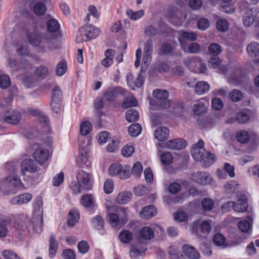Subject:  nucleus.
Segmentation results:
<instances>
[{
	"label": "nucleus",
	"mask_w": 259,
	"mask_h": 259,
	"mask_svg": "<svg viewBox=\"0 0 259 259\" xmlns=\"http://www.w3.org/2000/svg\"><path fill=\"white\" fill-rule=\"evenodd\" d=\"M248 54L252 57L259 55V44L256 42H252L247 47Z\"/></svg>",
	"instance_id": "obj_31"
},
{
	"label": "nucleus",
	"mask_w": 259,
	"mask_h": 259,
	"mask_svg": "<svg viewBox=\"0 0 259 259\" xmlns=\"http://www.w3.org/2000/svg\"><path fill=\"white\" fill-rule=\"evenodd\" d=\"M81 31L84 32L88 40L97 37L101 32L98 28L89 24L81 27Z\"/></svg>",
	"instance_id": "obj_10"
},
{
	"label": "nucleus",
	"mask_w": 259,
	"mask_h": 259,
	"mask_svg": "<svg viewBox=\"0 0 259 259\" xmlns=\"http://www.w3.org/2000/svg\"><path fill=\"white\" fill-rule=\"evenodd\" d=\"M27 37L30 44L38 47L43 52H46L47 49L52 50L55 48L52 35L48 33H38L36 24L34 22L32 26L27 27Z\"/></svg>",
	"instance_id": "obj_1"
},
{
	"label": "nucleus",
	"mask_w": 259,
	"mask_h": 259,
	"mask_svg": "<svg viewBox=\"0 0 259 259\" xmlns=\"http://www.w3.org/2000/svg\"><path fill=\"white\" fill-rule=\"evenodd\" d=\"M76 179L78 183L82 185L84 190H89L92 189V183L90 174L80 170L76 175Z\"/></svg>",
	"instance_id": "obj_5"
},
{
	"label": "nucleus",
	"mask_w": 259,
	"mask_h": 259,
	"mask_svg": "<svg viewBox=\"0 0 259 259\" xmlns=\"http://www.w3.org/2000/svg\"><path fill=\"white\" fill-rule=\"evenodd\" d=\"M140 234L141 237L146 240H150L154 236L153 230L149 227H145L143 228L141 230Z\"/></svg>",
	"instance_id": "obj_36"
},
{
	"label": "nucleus",
	"mask_w": 259,
	"mask_h": 259,
	"mask_svg": "<svg viewBox=\"0 0 259 259\" xmlns=\"http://www.w3.org/2000/svg\"><path fill=\"white\" fill-rule=\"evenodd\" d=\"M114 51L112 49H108L105 52V58L102 60L101 64L105 67H108L113 63V59L114 56Z\"/></svg>",
	"instance_id": "obj_25"
},
{
	"label": "nucleus",
	"mask_w": 259,
	"mask_h": 259,
	"mask_svg": "<svg viewBox=\"0 0 259 259\" xmlns=\"http://www.w3.org/2000/svg\"><path fill=\"white\" fill-rule=\"evenodd\" d=\"M191 179L195 182L202 185L210 184L212 181L210 176L205 172L197 171L191 175Z\"/></svg>",
	"instance_id": "obj_7"
},
{
	"label": "nucleus",
	"mask_w": 259,
	"mask_h": 259,
	"mask_svg": "<svg viewBox=\"0 0 259 259\" xmlns=\"http://www.w3.org/2000/svg\"><path fill=\"white\" fill-rule=\"evenodd\" d=\"M206 111V107L202 102H199L193 106V111L195 115H199Z\"/></svg>",
	"instance_id": "obj_50"
},
{
	"label": "nucleus",
	"mask_w": 259,
	"mask_h": 259,
	"mask_svg": "<svg viewBox=\"0 0 259 259\" xmlns=\"http://www.w3.org/2000/svg\"><path fill=\"white\" fill-rule=\"evenodd\" d=\"M47 10L46 5L41 2L36 3L33 6V12L37 16L44 15Z\"/></svg>",
	"instance_id": "obj_38"
},
{
	"label": "nucleus",
	"mask_w": 259,
	"mask_h": 259,
	"mask_svg": "<svg viewBox=\"0 0 259 259\" xmlns=\"http://www.w3.org/2000/svg\"><path fill=\"white\" fill-rule=\"evenodd\" d=\"M34 72L37 77L45 78L48 75L49 71L47 67L40 65L35 68Z\"/></svg>",
	"instance_id": "obj_46"
},
{
	"label": "nucleus",
	"mask_w": 259,
	"mask_h": 259,
	"mask_svg": "<svg viewBox=\"0 0 259 259\" xmlns=\"http://www.w3.org/2000/svg\"><path fill=\"white\" fill-rule=\"evenodd\" d=\"M97 138L99 143H105L110 138V135L107 132H103L99 133Z\"/></svg>",
	"instance_id": "obj_60"
},
{
	"label": "nucleus",
	"mask_w": 259,
	"mask_h": 259,
	"mask_svg": "<svg viewBox=\"0 0 259 259\" xmlns=\"http://www.w3.org/2000/svg\"><path fill=\"white\" fill-rule=\"evenodd\" d=\"M156 213V207L153 205H149L142 209L140 216L143 219L148 220L155 215Z\"/></svg>",
	"instance_id": "obj_18"
},
{
	"label": "nucleus",
	"mask_w": 259,
	"mask_h": 259,
	"mask_svg": "<svg viewBox=\"0 0 259 259\" xmlns=\"http://www.w3.org/2000/svg\"><path fill=\"white\" fill-rule=\"evenodd\" d=\"M81 204L84 207L88 208L93 204V198L91 194L84 195L82 197Z\"/></svg>",
	"instance_id": "obj_48"
},
{
	"label": "nucleus",
	"mask_w": 259,
	"mask_h": 259,
	"mask_svg": "<svg viewBox=\"0 0 259 259\" xmlns=\"http://www.w3.org/2000/svg\"><path fill=\"white\" fill-rule=\"evenodd\" d=\"M20 118V113L18 111L14 110L8 111L4 115L5 121L12 124H16L19 123Z\"/></svg>",
	"instance_id": "obj_12"
},
{
	"label": "nucleus",
	"mask_w": 259,
	"mask_h": 259,
	"mask_svg": "<svg viewBox=\"0 0 259 259\" xmlns=\"http://www.w3.org/2000/svg\"><path fill=\"white\" fill-rule=\"evenodd\" d=\"M208 66L213 69H216L220 67L221 60L217 56L211 57L208 61Z\"/></svg>",
	"instance_id": "obj_54"
},
{
	"label": "nucleus",
	"mask_w": 259,
	"mask_h": 259,
	"mask_svg": "<svg viewBox=\"0 0 259 259\" xmlns=\"http://www.w3.org/2000/svg\"><path fill=\"white\" fill-rule=\"evenodd\" d=\"M181 48L185 52L192 54H196L201 50L200 45L196 42H192L188 47L186 45L181 47Z\"/></svg>",
	"instance_id": "obj_28"
},
{
	"label": "nucleus",
	"mask_w": 259,
	"mask_h": 259,
	"mask_svg": "<svg viewBox=\"0 0 259 259\" xmlns=\"http://www.w3.org/2000/svg\"><path fill=\"white\" fill-rule=\"evenodd\" d=\"M79 219V212L75 210H71L68 215L67 224L69 226L73 227L78 222Z\"/></svg>",
	"instance_id": "obj_27"
},
{
	"label": "nucleus",
	"mask_w": 259,
	"mask_h": 259,
	"mask_svg": "<svg viewBox=\"0 0 259 259\" xmlns=\"http://www.w3.org/2000/svg\"><path fill=\"white\" fill-rule=\"evenodd\" d=\"M62 257L64 259H75L76 254L72 249H66L63 250Z\"/></svg>",
	"instance_id": "obj_64"
},
{
	"label": "nucleus",
	"mask_w": 259,
	"mask_h": 259,
	"mask_svg": "<svg viewBox=\"0 0 259 259\" xmlns=\"http://www.w3.org/2000/svg\"><path fill=\"white\" fill-rule=\"evenodd\" d=\"M204 142L199 140L197 143L192 146L191 154L196 161H200L206 167L209 166L215 160V156L205 150L204 148Z\"/></svg>",
	"instance_id": "obj_2"
},
{
	"label": "nucleus",
	"mask_w": 259,
	"mask_h": 259,
	"mask_svg": "<svg viewBox=\"0 0 259 259\" xmlns=\"http://www.w3.org/2000/svg\"><path fill=\"white\" fill-rule=\"evenodd\" d=\"M11 84L10 77L5 74H1L0 75V88L2 89L8 88Z\"/></svg>",
	"instance_id": "obj_49"
},
{
	"label": "nucleus",
	"mask_w": 259,
	"mask_h": 259,
	"mask_svg": "<svg viewBox=\"0 0 259 259\" xmlns=\"http://www.w3.org/2000/svg\"><path fill=\"white\" fill-rule=\"evenodd\" d=\"M64 179V175L63 172H60L59 174L55 176L53 179V185L54 186H59L63 183Z\"/></svg>",
	"instance_id": "obj_61"
},
{
	"label": "nucleus",
	"mask_w": 259,
	"mask_h": 259,
	"mask_svg": "<svg viewBox=\"0 0 259 259\" xmlns=\"http://www.w3.org/2000/svg\"><path fill=\"white\" fill-rule=\"evenodd\" d=\"M6 182L10 184L11 186L19 188L22 185L21 179L14 176H8L5 179Z\"/></svg>",
	"instance_id": "obj_34"
},
{
	"label": "nucleus",
	"mask_w": 259,
	"mask_h": 259,
	"mask_svg": "<svg viewBox=\"0 0 259 259\" xmlns=\"http://www.w3.org/2000/svg\"><path fill=\"white\" fill-rule=\"evenodd\" d=\"M46 27L48 31L50 32H55L59 29L60 24L57 20L54 18H51L47 21L46 23Z\"/></svg>",
	"instance_id": "obj_29"
},
{
	"label": "nucleus",
	"mask_w": 259,
	"mask_h": 259,
	"mask_svg": "<svg viewBox=\"0 0 259 259\" xmlns=\"http://www.w3.org/2000/svg\"><path fill=\"white\" fill-rule=\"evenodd\" d=\"M182 251L184 255L189 259H199L200 253L196 249L188 244L184 245L182 247Z\"/></svg>",
	"instance_id": "obj_13"
},
{
	"label": "nucleus",
	"mask_w": 259,
	"mask_h": 259,
	"mask_svg": "<svg viewBox=\"0 0 259 259\" xmlns=\"http://www.w3.org/2000/svg\"><path fill=\"white\" fill-rule=\"evenodd\" d=\"M132 196V193L130 191L121 192L117 196L116 200L118 204H124L131 200Z\"/></svg>",
	"instance_id": "obj_24"
},
{
	"label": "nucleus",
	"mask_w": 259,
	"mask_h": 259,
	"mask_svg": "<svg viewBox=\"0 0 259 259\" xmlns=\"http://www.w3.org/2000/svg\"><path fill=\"white\" fill-rule=\"evenodd\" d=\"M169 130L165 127L157 128L154 132L155 139L159 141H164L168 138Z\"/></svg>",
	"instance_id": "obj_22"
},
{
	"label": "nucleus",
	"mask_w": 259,
	"mask_h": 259,
	"mask_svg": "<svg viewBox=\"0 0 259 259\" xmlns=\"http://www.w3.org/2000/svg\"><path fill=\"white\" fill-rule=\"evenodd\" d=\"M200 59L197 56H194L190 58H187L184 61L186 66L192 71H196V68L198 67L200 63Z\"/></svg>",
	"instance_id": "obj_23"
},
{
	"label": "nucleus",
	"mask_w": 259,
	"mask_h": 259,
	"mask_svg": "<svg viewBox=\"0 0 259 259\" xmlns=\"http://www.w3.org/2000/svg\"><path fill=\"white\" fill-rule=\"evenodd\" d=\"M216 26L219 31H225L228 28V23L226 20L221 19L218 20Z\"/></svg>",
	"instance_id": "obj_59"
},
{
	"label": "nucleus",
	"mask_w": 259,
	"mask_h": 259,
	"mask_svg": "<svg viewBox=\"0 0 259 259\" xmlns=\"http://www.w3.org/2000/svg\"><path fill=\"white\" fill-rule=\"evenodd\" d=\"M195 92L199 95L203 94L209 90V85L205 81H199L194 85Z\"/></svg>",
	"instance_id": "obj_26"
},
{
	"label": "nucleus",
	"mask_w": 259,
	"mask_h": 259,
	"mask_svg": "<svg viewBox=\"0 0 259 259\" xmlns=\"http://www.w3.org/2000/svg\"><path fill=\"white\" fill-rule=\"evenodd\" d=\"M140 243L132 246L130 252V256L133 259H137L139 255H142L146 251L145 246H140Z\"/></svg>",
	"instance_id": "obj_20"
},
{
	"label": "nucleus",
	"mask_w": 259,
	"mask_h": 259,
	"mask_svg": "<svg viewBox=\"0 0 259 259\" xmlns=\"http://www.w3.org/2000/svg\"><path fill=\"white\" fill-rule=\"evenodd\" d=\"M32 197V195L30 193H23L18 196L14 197L10 200V203L13 205H22L29 202L31 200Z\"/></svg>",
	"instance_id": "obj_15"
},
{
	"label": "nucleus",
	"mask_w": 259,
	"mask_h": 259,
	"mask_svg": "<svg viewBox=\"0 0 259 259\" xmlns=\"http://www.w3.org/2000/svg\"><path fill=\"white\" fill-rule=\"evenodd\" d=\"M109 174L112 176H119L120 179H125L130 177V170L128 166H125L123 168L119 163L112 164L108 169Z\"/></svg>",
	"instance_id": "obj_4"
},
{
	"label": "nucleus",
	"mask_w": 259,
	"mask_h": 259,
	"mask_svg": "<svg viewBox=\"0 0 259 259\" xmlns=\"http://www.w3.org/2000/svg\"><path fill=\"white\" fill-rule=\"evenodd\" d=\"M128 133L132 137L138 136L142 131V127L139 123H134L128 127Z\"/></svg>",
	"instance_id": "obj_40"
},
{
	"label": "nucleus",
	"mask_w": 259,
	"mask_h": 259,
	"mask_svg": "<svg viewBox=\"0 0 259 259\" xmlns=\"http://www.w3.org/2000/svg\"><path fill=\"white\" fill-rule=\"evenodd\" d=\"M236 139L239 143L245 144L248 142L250 139V136L247 131L241 130L237 133Z\"/></svg>",
	"instance_id": "obj_33"
},
{
	"label": "nucleus",
	"mask_w": 259,
	"mask_h": 259,
	"mask_svg": "<svg viewBox=\"0 0 259 259\" xmlns=\"http://www.w3.org/2000/svg\"><path fill=\"white\" fill-rule=\"evenodd\" d=\"M62 96V91L58 86H56L53 90L52 92V100L61 101Z\"/></svg>",
	"instance_id": "obj_51"
},
{
	"label": "nucleus",
	"mask_w": 259,
	"mask_h": 259,
	"mask_svg": "<svg viewBox=\"0 0 259 259\" xmlns=\"http://www.w3.org/2000/svg\"><path fill=\"white\" fill-rule=\"evenodd\" d=\"M119 238L121 242L124 243H128L132 241L133 236L131 232L129 231L124 230L120 233Z\"/></svg>",
	"instance_id": "obj_41"
},
{
	"label": "nucleus",
	"mask_w": 259,
	"mask_h": 259,
	"mask_svg": "<svg viewBox=\"0 0 259 259\" xmlns=\"http://www.w3.org/2000/svg\"><path fill=\"white\" fill-rule=\"evenodd\" d=\"M58 248V244L55 235L52 233L49 240V256L51 258L54 257Z\"/></svg>",
	"instance_id": "obj_21"
},
{
	"label": "nucleus",
	"mask_w": 259,
	"mask_h": 259,
	"mask_svg": "<svg viewBox=\"0 0 259 259\" xmlns=\"http://www.w3.org/2000/svg\"><path fill=\"white\" fill-rule=\"evenodd\" d=\"M2 255L5 259H20L19 256L15 252L10 249L4 250Z\"/></svg>",
	"instance_id": "obj_56"
},
{
	"label": "nucleus",
	"mask_w": 259,
	"mask_h": 259,
	"mask_svg": "<svg viewBox=\"0 0 259 259\" xmlns=\"http://www.w3.org/2000/svg\"><path fill=\"white\" fill-rule=\"evenodd\" d=\"M89 152L88 148L84 146L81 147L80 145L79 154L77 159V162L79 166L81 167L85 164L88 159V154Z\"/></svg>",
	"instance_id": "obj_19"
},
{
	"label": "nucleus",
	"mask_w": 259,
	"mask_h": 259,
	"mask_svg": "<svg viewBox=\"0 0 259 259\" xmlns=\"http://www.w3.org/2000/svg\"><path fill=\"white\" fill-rule=\"evenodd\" d=\"M226 238L222 234H216L213 238V242L215 245L221 246H224Z\"/></svg>",
	"instance_id": "obj_52"
},
{
	"label": "nucleus",
	"mask_w": 259,
	"mask_h": 259,
	"mask_svg": "<svg viewBox=\"0 0 259 259\" xmlns=\"http://www.w3.org/2000/svg\"><path fill=\"white\" fill-rule=\"evenodd\" d=\"M91 223L94 228L100 230L104 228V221L101 215H97L91 220Z\"/></svg>",
	"instance_id": "obj_30"
},
{
	"label": "nucleus",
	"mask_w": 259,
	"mask_h": 259,
	"mask_svg": "<svg viewBox=\"0 0 259 259\" xmlns=\"http://www.w3.org/2000/svg\"><path fill=\"white\" fill-rule=\"evenodd\" d=\"M201 205L203 210L210 211L213 208L214 204L213 201L209 198H204L202 200Z\"/></svg>",
	"instance_id": "obj_43"
},
{
	"label": "nucleus",
	"mask_w": 259,
	"mask_h": 259,
	"mask_svg": "<svg viewBox=\"0 0 259 259\" xmlns=\"http://www.w3.org/2000/svg\"><path fill=\"white\" fill-rule=\"evenodd\" d=\"M142 170L143 167L141 163L137 162L133 167L132 173L135 177H139L141 176Z\"/></svg>",
	"instance_id": "obj_55"
},
{
	"label": "nucleus",
	"mask_w": 259,
	"mask_h": 259,
	"mask_svg": "<svg viewBox=\"0 0 259 259\" xmlns=\"http://www.w3.org/2000/svg\"><path fill=\"white\" fill-rule=\"evenodd\" d=\"M92 125L89 121H83L80 126V133L82 136L88 135L91 131Z\"/></svg>",
	"instance_id": "obj_45"
},
{
	"label": "nucleus",
	"mask_w": 259,
	"mask_h": 259,
	"mask_svg": "<svg viewBox=\"0 0 259 259\" xmlns=\"http://www.w3.org/2000/svg\"><path fill=\"white\" fill-rule=\"evenodd\" d=\"M242 93L238 90H234L230 93V98L234 102H237L242 98Z\"/></svg>",
	"instance_id": "obj_58"
},
{
	"label": "nucleus",
	"mask_w": 259,
	"mask_h": 259,
	"mask_svg": "<svg viewBox=\"0 0 259 259\" xmlns=\"http://www.w3.org/2000/svg\"><path fill=\"white\" fill-rule=\"evenodd\" d=\"M173 157L169 152H164L161 156V161L164 165L170 164L172 162Z\"/></svg>",
	"instance_id": "obj_53"
},
{
	"label": "nucleus",
	"mask_w": 259,
	"mask_h": 259,
	"mask_svg": "<svg viewBox=\"0 0 259 259\" xmlns=\"http://www.w3.org/2000/svg\"><path fill=\"white\" fill-rule=\"evenodd\" d=\"M50 156L48 150L38 148L33 153V157L40 164L45 163Z\"/></svg>",
	"instance_id": "obj_14"
},
{
	"label": "nucleus",
	"mask_w": 259,
	"mask_h": 259,
	"mask_svg": "<svg viewBox=\"0 0 259 259\" xmlns=\"http://www.w3.org/2000/svg\"><path fill=\"white\" fill-rule=\"evenodd\" d=\"M137 104V101L135 97H129L124 99L122 103V106L123 108H127L133 106H135Z\"/></svg>",
	"instance_id": "obj_47"
},
{
	"label": "nucleus",
	"mask_w": 259,
	"mask_h": 259,
	"mask_svg": "<svg viewBox=\"0 0 259 259\" xmlns=\"http://www.w3.org/2000/svg\"><path fill=\"white\" fill-rule=\"evenodd\" d=\"M257 12L255 9H249L247 10L246 15L243 17V23L245 27H250L254 22L255 23L256 19L255 16Z\"/></svg>",
	"instance_id": "obj_16"
},
{
	"label": "nucleus",
	"mask_w": 259,
	"mask_h": 259,
	"mask_svg": "<svg viewBox=\"0 0 259 259\" xmlns=\"http://www.w3.org/2000/svg\"><path fill=\"white\" fill-rule=\"evenodd\" d=\"M126 90L121 87H116L108 89L105 93V99L109 101H112L119 95H125Z\"/></svg>",
	"instance_id": "obj_11"
},
{
	"label": "nucleus",
	"mask_w": 259,
	"mask_h": 259,
	"mask_svg": "<svg viewBox=\"0 0 259 259\" xmlns=\"http://www.w3.org/2000/svg\"><path fill=\"white\" fill-rule=\"evenodd\" d=\"M209 53L213 57L217 56L222 52L221 46L216 43H212L208 47Z\"/></svg>",
	"instance_id": "obj_44"
},
{
	"label": "nucleus",
	"mask_w": 259,
	"mask_h": 259,
	"mask_svg": "<svg viewBox=\"0 0 259 259\" xmlns=\"http://www.w3.org/2000/svg\"><path fill=\"white\" fill-rule=\"evenodd\" d=\"M153 95L156 99L154 101L155 109H166L170 107L171 103L167 100L168 92L167 91L157 89L153 91Z\"/></svg>",
	"instance_id": "obj_3"
},
{
	"label": "nucleus",
	"mask_w": 259,
	"mask_h": 259,
	"mask_svg": "<svg viewBox=\"0 0 259 259\" xmlns=\"http://www.w3.org/2000/svg\"><path fill=\"white\" fill-rule=\"evenodd\" d=\"M177 38L180 42L181 47L186 45L185 40L193 41L197 39V34L191 30H180L177 32Z\"/></svg>",
	"instance_id": "obj_6"
},
{
	"label": "nucleus",
	"mask_w": 259,
	"mask_h": 259,
	"mask_svg": "<svg viewBox=\"0 0 259 259\" xmlns=\"http://www.w3.org/2000/svg\"><path fill=\"white\" fill-rule=\"evenodd\" d=\"M67 63L65 60H62L59 62L56 68V72L57 75L61 76L63 75L67 70Z\"/></svg>",
	"instance_id": "obj_39"
},
{
	"label": "nucleus",
	"mask_w": 259,
	"mask_h": 259,
	"mask_svg": "<svg viewBox=\"0 0 259 259\" xmlns=\"http://www.w3.org/2000/svg\"><path fill=\"white\" fill-rule=\"evenodd\" d=\"M238 186V184L236 181H231L225 184L224 188L226 192L230 193L234 192Z\"/></svg>",
	"instance_id": "obj_57"
},
{
	"label": "nucleus",
	"mask_w": 259,
	"mask_h": 259,
	"mask_svg": "<svg viewBox=\"0 0 259 259\" xmlns=\"http://www.w3.org/2000/svg\"><path fill=\"white\" fill-rule=\"evenodd\" d=\"M158 32L157 28L154 25H149L144 29V34L146 36L152 37L157 35Z\"/></svg>",
	"instance_id": "obj_42"
},
{
	"label": "nucleus",
	"mask_w": 259,
	"mask_h": 259,
	"mask_svg": "<svg viewBox=\"0 0 259 259\" xmlns=\"http://www.w3.org/2000/svg\"><path fill=\"white\" fill-rule=\"evenodd\" d=\"M158 145L161 147L170 149L180 150L186 147L187 142L182 139H176L168 141L164 144V146H162L160 143H158Z\"/></svg>",
	"instance_id": "obj_8"
},
{
	"label": "nucleus",
	"mask_w": 259,
	"mask_h": 259,
	"mask_svg": "<svg viewBox=\"0 0 259 259\" xmlns=\"http://www.w3.org/2000/svg\"><path fill=\"white\" fill-rule=\"evenodd\" d=\"M114 183L111 180H107L104 182V190L107 194H110L113 190Z\"/></svg>",
	"instance_id": "obj_62"
},
{
	"label": "nucleus",
	"mask_w": 259,
	"mask_h": 259,
	"mask_svg": "<svg viewBox=\"0 0 259 259\" xmlns=\"http://www.w3.org/2000/svg\"><path fill=\"white\" fill-rule=\"evenodd\" d=\"M250 221L246 220H242L238 222V227L240 231L242 232H248L251 229V223L252 222V219L248 217Z\"/></svg>",
	"instance_id": "obj_37"
},
{
	"label": "nucleus",
	"mask_w": 259,
	"mask_h": 259,
	"mask_svg": "<svg viewBox=\"0 0 259 259\" xmlns=\"http://www.w3.org/2000/svg\"><path fill=\"white\" fill-rule=\"evenodd\" d=\"M37 166L36 162L31 159H24L21 164V174L23 175L25 172L33 173L36 171Z\"/></svg>",
	"instance_id": "obj_9"
},
{
	"label": "nucleus",
	"mask_w": 259,
	"mask_h": 259,
	"mask_svg": "<svg viewBox=\"0 0 259 259\" xmlns=\"http://www.w3.org/2000/svg\"><path fill=\"white\" fill-rule=\"evenodd\" d=\"M139 118L138 111L134 109L128 110L125 113V118L130 122L137 120Z\"/></svg>",
	"instance_id": "obj_35"
},
{
	"label": "nucleus",
	"mask_w": 259,
	"mask_h": 259,
	"mask_svg": "<svg viewBox=\"0 0 259 259\" xmlns=\"http://www.w3.org/2000/svg\"><path fill=\"white\" fill-rule=\"evenodd\" d=\"M245 196H240L238 199V202H234V210L238 212H243L247 210L248 205Z\"/></svg>",
	"instance_id": "obj_17"
},
{
	"label": "nucleus",
	"mask_w": 259,
	"mask_h": 259,
	"mask_svg": "<svg viewBox=\"0 0 259 259\" xmlns=\"http://www.w3.org/2000/svg\"><path fill=\"white\" fill-rule=\"evenodd\" d=\"M145 12L143 10L135 12L131 9H128L126 11V14L132 20H137L144 15Z\"/></svg>",
	"instance_id": "obj_32"
},
{
	"label": "nucleus",
	"mask_w": 259,
	"mask_h": 259,
	"mask_svg": "<svg viewBox=\"0 0 259 259\" xmlns=\"http://www.w3.org/2000/svg\"><path fill=\"white\" fill-rule=\"evenodd\" d=\"M249 119V116L246 113L243 112H239L237 114L236 118L238 122L241 124L246 123L248 121Z\"/></svg>",
	"instance_id": "obj_63"
}]
</instances>
